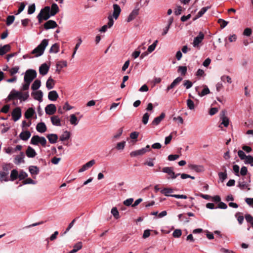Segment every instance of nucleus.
Masks as SVG:
<instances>
[{
  "label": "nucleus",
  "instance_id": "nucleus-36",
  "mask_svg": "<svg viewBox=\"0 0 253 253\" xmlns=\"http://www.w3.org/2000/svg\"><path fill=\"white\" fill-rule=\"evenodd\" d=\"M18 172L16 169H13L11 171L9 180L14 181L18 177Z\"/></svg>",
  "mask_w": 253,
  "mask_h": 253
},
{
  "label": "nucleus",
  "instance_id": "nucleus-37",
  "mask_svg": "<svg viewBox=\"0 0 253 253\" xmlns=\"http://www.w3.org/2000/svg\"><path fill=\"white\" fill-rule=\"evenodd\" d=\"M173 189L170 188H164L161 190V193L166 196H170V193L173 192Z\"/></svg>",
  "mask_w": 253,
  "mask_h": 253
},
{
  "label": "nucleus",
  "instance_id": "nucleus-46",
  "mask_svg": "<svg viewBox=\"0 0 253 253\" xmlns=\"http://www.w3.org/2000/svg\"><path fill=\"white\" fill-rule=\"evenodd\" d=\"M27 4L26 2H22L20 3V5L18 7V9L17 10V12L15 13V15H18L20 14L25 8V6Z\"/></svg>",
  "mask_w": 253,
  "mask_h": 253
},
{
  "label": "nucleus",
  "instance_id": "nucleus-41",
  "mask_svg": "<svg viewBox=\"0 0 253 253\" xmlns=\"http://www.w3.org/2000/svg\"><path fill=\"white\" fill-rule=\"evenodd\" d=\"M70 122L71 124L74 126H76L78 125L79 123V120H78L77 117L75 116V114H72L70 115Z\"/></svg>",
  "mask_w": 253,
  "mask_h": 253
},
{
  "label": "nucleus",
  "instance_id": "nucleus-21",
  "mask_svg": "<svg viewBox=\"0 0 253 253\" xmlns=\"http://www.w3.org/2000/svg\"><path fill=\"white\" fill-rule=\"evenodd\" d=\"M147 149L146 148H142L141 149L132 151L130 153L131 157H136L137 156L143 155L147 152Z\"/></svg>",
  "mask_w": 253,
  "mask_h": 253
},
{
  "label": "nucleus",
  "instance_id": "nucleus-5",
  "mask_svg": "<svg viewBox=\"0 0 253 253\" xmlns=\"http://www.w3.org/2000/svg\"><path fill=\"white\" fill-rule=\"evenodd\" d=\"M37 72L33 69H28L26 72L24 77V81L28 82L30 83L36 78Z\"/></svg>",
  "mask_w": 253,
  "mask_h": 253
},
{
  "label": "nucleus",
  "instance_id": "nucleus-16",
  "mask_svg": "<svg viewBox=\"0 0 253 253\" xmlns=\"http://www.w3.org/2000/svg\"><path fill=\"white\" fill-rule=\"evenodd\" d=\"M182 80V78L178 77L176 78L172 83L167 87V91H168L171 89L174 88L175 86L177 85Z\"/></svg>",
  "mask_w": 253,
  "mask_h": 253
},
{
  "label": "nucleus",
  "instance_id": "nucleus-55",
  "mask_svg": "<svg viewBox=\"0 0 253 253\" xmlns=\"http://www.w3.org/2000/svg\"><path fill=\"white\" fill-rule=\"evenodd\" d=\"M158 42V41L156 40L153 43H152L151 45H150V46H149L148 48V51L150 53L152 52V51H153L155 48H156V45H157V43Z\"/></svg>",
  "mask_w": 253,
  "mask_h": 253
},
{
  "label": "nucleus",
  "instance_id": "nucleus-6",
  "mask_svg": "<svg viewBox=\"0 0 253 253\" xmlns=\"http://www.w3.org/2000/svg\"><path fill=\"white\" fill-rule=\"evenodd\" d=\"M31 143L35 145H38L40 143L42 146L45 147L46 144V140L44 137L34 135L31 138Z\"/></svg>",
  "mask_w": 253,
  "mask_h": 253
},
{
  "label": "nucleus",
  "instance_id": "nucleus-56",
  "mask_svg": "<svg viewBox=\"0 0 253 253\" xmlns=\"http://www.w3.org/2000/svg\"><path fill=\"white\" fill-rule=\"evenodd\" d=\"M150 115L148 113H145L142 117V122L144 125H146L148 122Z\"/></svg>",
  "mask_w": 253,
  "mask_h": 253
},
{
  "label": "nucleus",
  "instance_id": "nucleus-11",
  "mask_svg": "<svg viewBox=\"0 0 253 253\" xmlns=\"http://www.w3.org/2000/svg\"><path fill=\"white\" fill-rule=\"evenodd\" d=\"M25 154L24 152H21L20 154L14 157V163L16 165H19L21 163H24Z\"/></svg>",
  "mask_w": 253,
  "mask_h": 253
},
{
  "label": "nucleus",
  "instance_id": "nucleus-48",
  "mask_svg": "<svg viewBox=\"0 0 253 253\" xmlns=\"http://www.w3.org/2000/svg\"><path fill=\"white\" fill-rule=\"evenodd\" d=\"M235 216L237 218L239 223L240 224H242L244 219L243 214L239 212L236 213Z\"/></svg>",
  "mask_w": 253,
  "mask_h": 253
},
{
  "label": "nucleus",
  "instance_id": "nucleus-40",
  "mask_svg": "<svg viewBox=\"0 0 253 253\" xmlns=\"http://www.w3.org/2000/svg\"><path fill=\"white\" fill-rule=\"evenodd\" d=\"M12 167V165L9 164H4L2 165V171L5 172H7V174H9V171L11 169Z\"/></svg>",
  "mask_w": 253,
  "mask_h": 253
},
{
  "label": "nucleus",
  "instance_id": "nucleus-19",
  "mask_svg": "<svg viewBox=\"0 0 253 253\" xmlns=\"http://www.w3.org/2000/svg\"><path fill=\"white\" fill-rule=\"evenodd\" d=\"M121 11V9L120 6L117 4H114L113 16L115 19H117L118 18Z\"/></svg>",
  "mask_w": 253,
  "mask_h": 253
},
{
  "label": "nucleus",
  "instance_id": "nucleus-26",
  "mask_svg": "<svg viewBox=\"0 0 253 253\" xmlns=\"http://www.w3.org/2000/svg\"><path fill=\"white\" fill-rule=\"evenodd\" d=\"M49 142L51 144L55 143L58 139V135L56 134L51 133L46 135Z\"/></svg>",
  "mask_w": 253,
  "mask_h": 253
},
{
  "label": "nucleus",
  "instance_id": "nucleus-29",
  "mask_svg": "<svg viewBox=\"0 0 253 253\" xmlns=\"http://www.w3.org/2000/svg\"><path fill=\"white\" fill-rule=\"evenodd\" d=\"M31 136V133L29 131H22L19 135L20 138L24 140H27Z\"/></svg>",
  "mask_w": 253,
  "mask_h": 253
},
{
  "label": "nucleus",
  "instance_id": "nucleus-28",
  "mask_svg": "<svg viewBox=\"0 0 253 253\" xmlns=\"http://www.w3.org/2000/svg\"><path fill=\"white\" fill-rule=\"evenodd\" d=\"M51 123L53 125L56 126H61V121L58 116H53L50 118Z\"/></svg>",
  "mask_w": 253,
  "mask_h": 253
},
{
  "label": "nucleus",
  "instance_id": "nucleus-39",
  "mask_svg": "<svg viewBox=\"0 0 253 253\" xmlns=\"http://www.w3.org/2000/svg\"><path fill=\"white\" fill-rule=\"evenodd\" d=\"M59 50V45L58 43H55L53 44L49 49L50 53H57Z\"/></svg>",
  "mask_w": 253,
  "mask_h": 253
},
{
  "label": "nucleus",
  "instance_id": "nucleus-7",
  "mask_svg": "<svg viewBox=\"0 0 253 253\" xmlns=\"http://www.w3.org/2000/svg\"><path fill=\"white\" fill-rule=\"evenodd\" d=\"M162 171L168 173L170 176L169 178H170L172 179L176 178L177 176L180 174V173L175 174L172 167H164L162 169Z\"/></svg>",
  "mask_w": 253,
  "mask_h": 253
},
{
  "label": "nucleus",
  "instance_id": "nucleus-61",
  "mask_svg": "<svg viewBox=\"0 0 253 253\" xmlns=\"http://www.w3.org/2000/svg\"><path fill=\"white\" fill-rule=\"evenodd\" d=\"M126 145V142L123 141L121 142H119L117 144L116 148L118 150H123Z\"/></svg>",
  "mask_w": 253,
  "mask_h": 253
},
{
  "label": "nucleus",
  "instance_id": "nucleus-13",
  "mask_svg": "<svg viewBox=\"0 0 253 253\" xmlns=\"http://www.w3.org/2000/svg\"><path fill=\"white\" fill-rule=\"evenodd\" d=\"M95 163L94 160H91L90 161L84 165L79 170V172H82L91 168Z\"/></svg>",
  "mask_w": 253,
  "mask_h": 253
},
{
  "label": "nucleus",
  "instance_id": "nucleus-24",
  "mask_svg": "<svg viewBox=\"0 0 253 253\" xmlns=\"http://www.w3.org/2000/svg\"><path fill=\"white\" fill-rule=\"evenodd\" d=\"M58 97V94L55 90L50 91L48 94V99L52 101L56 100Z\"/></svg>",
  "mask_w": 253,
  "mask_h": 253
},
{
  "label": "nucleus",
  "instance_id": "nucleus-9",
  "mask_svg": "<svg viewBox=\"0 0 253 253\" xmlns=\"http://www.w3.org/2000/svg\"><path fill=\"white\" fill-rule=\"evenodd\" d=\"M204 38V34L202 32H200L198 35L194 38L193 42V45L194 47H196L202 42Z\"/></svg>",
  "mask_w": 253,
  "mask_h": 253
},
{
  "label": "nucleus",
  "instance_id": "nucleus-1",
  "mask_svg": "<svg viewBox=\"0 0 253 253\" xmlns=\"http://www.w3.org/2000/svg\"><path fill=\"white\" fill-rule=\"evenodd\" d=\"M29 97L28 92H22L21 91H16L15 89H12L9 94L7 98L9 100H14L18 98L20 100V101H25Z\"/></svg>",
  "mask_w": 253,
  "mask_h": 253
},
{
  "label": "nucleus",
  "instance_id": "nucleus-59",
  "mask_svg": "<svg viewBox=\"0 0 253 253\" xmlns=\"http://www.w3.org/2000/svg\"><path fill=\"white\" fill-rule=\"evenodd\" d=\"M218 23L220 24V27L221 28H224L227 25L228 22L222 19H219L218 20Z\"/></svg>",
  "mask_w": 253,
  "mask_h": 253
},
{
  "label": "nucleus",
  "instance_id": "nucleus-30",
  "mask_svg": "<svg viewBox=\"0 0 253 253\" xmlns=\"http://www.w3.org/2000/svg\"><path fill=\"white\" fill-rule=\"evenodd\" d=\"M29 170L32 175H36L40 172L39 169L37 166H31L29 167Z\"/></svg>",
  "mask_w": 253,
  "mask_h": 253
},
{
  "label": "nucleus",
  "instance_id": "nucleus-15",
  "mask_svg": "<svg viewBox=\"0 0 253 253\" xmlns=\"http://www.w3.org/2000/svg\"><path fill=\"white\" fill-rule=\"evenodd\" d=\"M49 69V66L46 63L42 64L39 68V72L42 76L47 74Z\"/></svg>",
  "mask_w": 253,
  "mask_h": 253
},
{
  "label": "nucleus",
  "instance_id": "nucleus-52",
  "mask_svg": "<svg viewBox=\"0 0 253 253\" xmlns=\"http://www.w3.org/2000/svg\"><path fill=\"white\" fill-rule=\"evenodd\" d=\"M56 66L57 68L60 67L61 69L64 67H66L67 66V62L65 60L60 61L57 62V63L56 64Z\"/></svg>",
  "mask_w": 253,
  "mask_h": 253
},
{
  "label": "nucleus",
  "instance_id": "nucleus-35",
  "mask_svg": "<svg viewBox=\"0 0 253 253\" xmlns=\"http://www.w3.org/2000/svg\"><path fill=\"white\" fill-rule=\"evenodd\" d=\"M41 85V81L38 79H37L33 83V84L31 86V89L34 91L37 90L40 87Z\"/></svg>",
  "mask_w": 253,
  "mask_h": 253
},
{
  "label": "nucleus",
  "instance_id": "nucleus-8",
  "mask_svg": "<svg viewBox=\"0 0 253 253\" xmlns=\"http://www.w3.org/2000/svg\"><path fill=\"white\" fill-rule=\"evenodd\" d=\"M13 120L14 122L17 121L21 117V109L20 107H16L14 109L11 113Z\"/></svg>",
  "mask_w": 253,
  "mask_h": 253
},
{
  "label": "nucleus",
  "instance_id": "nucleus-22",
  "mask_svg": "<svg viewBox=\"0 0 253 253\" xmlns=\"http://www.w3.org/2000/svg\"><path fill=\"white\" fill-rule=\"evenodd\" d=\"M37 130L41 133H43L46 131L47 128L45 124L43 122L39 123L36 126Z\"/></svg>",
  "mask_w": 253,
  "mask_h": 253
},
{
  "label": "nucleus",
  "instance_id": "nucleus-25",
  "mask_svg": "<svg viewBox=\"0 0 253 253\" xmlns=\"http://www.w3.org/2000/svg\"><path fill=\"white\" fill-rule=\"evenodd\" d=\"M26 154L29 158H34L37 155L35 150L30 146H28L26 151Z\"/></svg>",
  "mask_w": 253,
  "mask_h": 253
},
{
  "label": "nucleus",
  "instance_id": "nucleus-12",
  "mask_svg": "<svg viewBox=\"0 0 253 253\" xmlns=\"http://www.w3.org/2000/svg\"><path fill=\"white\" fill-rule=\"evenodd\" d=\"M139 9L138 8H135L129 14L127 18L126 21L130 22L134 20L136 16L139 14Z\"/></svg>",
  "mask_w": 253,
  "mask_h": 253
},
{
  "label": "nucleus",
  "instance_id": "nucleus-45",
  "mask_svg": "<svg viewBox=\"0 0 253 253\" xmlns=\"http://www.w3.org/2000/svg\"><path fill=\"white\" fill-rule=\"evenodd\" d=\"M210 7L209 6L203 7V8H202L198 12L197 17L195 19L201 17L208 10V9Z\"/></svg>",
  "mask_w": 253,
  "mask_h": 253
},
{
  "label": "nucleus",
  "instance_id": "nucleus-18",
  "mask_svg": "<svg viewBox=\"0 0 253 253\" xmlns=\"http://www.w3.org/2000/svg\"><path fill=\"white\" fill-rule=\"evenodd\" d=\"M165 113H162L161 115L156 117L153 121L152 122V125L153 126H158L160 124V123L161 122V121L164 119L165 117Z\"/></svg>",
  "mask_w": 253,
  "mask_h": 253
},
{
  "label": "nucleus",
  "instance_id": "nucleus-4",
  "mask_svg": "<svg viewBox=\"0 0 253 253\" xmlns=\"http://www.w3.org/2000/svg\"><path fill=\"white\" fill-rule=\"evenodd\" d=\"M50 16H51V15H50V7L46 6L41 10L37 18L38 19L39 23H41L43 20H47Z\"/></svg>",
  "mask_w": 253,
  "mask_h": 253
},
{
  "label": "nucleus",
  "instance_id": "nucleus-63",
  "mask_svg": "<svg viewBox=\"0 0 253 253\" xmlns=\"http://www.w3.org/2000/svg\"><path fill=\"white\" fill-rule=\"evenodd\" d=\"M83 247L82 243L81 242H79L75 244L73 246V249L76 250L77 252L81 250Z\"/></svg>",
  "mask_w": 253,
  "mask_h": 253
},
{
  "label": "nucleus",
  "instance_id": "nucleus-31",
  "mask_svg": "<svg viewBox=\"0 0 253 253\" xmlns=\"http://www.w3.org/2000/svg\"><path fill=\"white\" fill-rule=\"evenodd\" d=\"M55 85V81L51 78L49 77L46 83V87L48 89H51L54 87Z\"/></svg>",
  "mask_w": 253,
  "mask_h": 253
},
{
  "label": "nucleus",
  "instance_id": "nucleus-20",
  "mask_svg": "<svg viewBox=\"0 0 253 253\" xmlns=\"http://www.w3.org/2000/svg\"><path fill=\"white\" fill-rule=\"evenodd\" d=\"M11 50V46L9 44H5L0 47V56H3Z\"/></svg>",
  "mask_w": 253,
  "mask_h": 253
},
{
  "label": "nucleus",
  "instance_id": "nucleus-3",
  "mask_svg": "<svg viewBox=\"0 0 253 253\" xmlns=\"http://www.w3.org/2000/svg\"><path fill=\"white\" fill-rule=\"evenodd\" d=\"M251 181V174H249L248 176H243L239 179L237 186L242 190H250V188L249 186Z\"/></svg>",
  "mask_w": 253,
  "mask_h": 253
},
{
  "label": "nucleus",
  "instance_id": "nucleus-42",
  "mask_svg": "<svg viewBox=\"0 0 253 253\" xmlns=\"http://www.w3.org/2000/svg\"><path fill=\"white\" fill-rule=\"evenodd\" d=\"M187 68L186 66H180L178 67L177 72L180 73L181 76H185L187 73Z\"/></svg>",
  "mask_w": 253,
  "mask_h": 253
},
{
  "label": "nucleus",
  "instance_id": "nucleus-33",
  "mask_svg": "<svg viewBox=\"0 0 253 253\" xmlns=\"http://www.w3.org/2000/svg\"><path fill=\"white\" fill-rule=\"evenodd\" d=\"M9 180L8 177V174L7 172H5L2 171H0V181L2 182L3 181H8Z\"/></svg>",
  "mask_w": 253,
  "mask_h": 253
},
{
  "label": "nucleus",
  "instance_id": "nucleus-32",
  "mask_svg": "<svg viewBox=\"0 0 253 253\" xmlns=\"http://www.w3.org/2000/svg\"><path fill=\"white\" fill-rule=\"evenodd\" d=\"M222 169L224 170V172H219L218 173V177L219 179L223 182L224 180H225L227 177V174L226 172V169L225 167H223Z\"/></svg>",
  "mask_w": 253,
  "mask_h": 253
},
{
  "label": "nucleus",
  "instance_id": "nucleus-14",
  "mask_svg": "<svg viewBox=\"0 0 253 253\" xmlns=\"http://www.w3.org/2000/svg\"><path fill=\"white\" fill-rule=\"evenodd\" d=\"M57 26L58 25L55 21L50 20L44 24V28L45 30L53 29L57 27Z\"/></svg>",
  "mask_w": 253,
  "mask_h": 253
},
{
  "label": "nucleus",
  "instance_id": "nucleus-38",
  "mask_svg": "<svg viewBox=\"0 0 253 253\" xmlns=\"http://www.w3.org/2000/svg\"><path fill=\"white\" fill-rule=\"evenodd\" d=\"M70 137V133L68 131H65L60 137V140L62 141H64L69 139Z\"/></svg>",
  "mask_w": 253,
  "mask_h": 253
},
{
  "label": "nucleus",
  "instance_id": "nucleus-34",
  "mask_svg": "<svg viewBox=\"0 0 253 253\" xmlns=\"http://www.w3.org/2000/svg\"><path fill=\"white\" fill-rule=\"evenodd\" d=\"M222 116L221 119L222 120L221 124L223 125L224 126L227 127L229 125V119L225 116V113L223 111H222Z\"/></svg>",
  "mask_w": 253,
  "mask_h": 253
},
{
  "label": "nucleus",
  "instance_id": "nucleus-62",
  "mask_svg": "<svg viewBox=\"0 0 253 253\" xmlns=\"http://www.w3.org/2000/svg\"><path fill=\"white\" fill-rule=\"evenodd\" d=\"M233 170L234 171V172L236 176H239V175H240V174H239V170H240L239 166L238 165H233Z\"/></svg>",
  "mask_w": 253,
  "mask_h": 253
},
{
  "label": "nucleus",
  "instance_id": "nucleus-47",
  "mask_svg": "<svg viewBox=\"0 0 253 253\" xmlns=\"http://www.w3.org/2000/svg\"><path fill=\"white\" fill-rule=\"evenodd\" d=\"M244 162L246 164H250L251 166H253V157L251 155L247 156Z\"/></svg>",
  "mask_w": 253,
  "mask_h": 253
},
{
  "label": "nucleus",
  "instance_id": "nucleus-43",
  "mask_svg": "<svg viewBox=\"0 0 253 253\" xmlns=\"http://www.w3.org/2000/svg\"><path fill=\"white\" fill-rule=\"evenodd\" d=\"M210 93V89L207 85H205L204 88L202 89L201 92H199L198 94L200 96H204Z\"/></svg>",
  "mask_w": 253,
  "mask_h": 253
},
{
  "label": "nucleus",
  "instance_id": "nucleus-49",
  "mask_svg": "<svg viewBox=\"0 0 253 253\" xmlns=\"http://www.w3.org/2000/svg\"><path fill=\"white\" fill-rule=\"evenodd\" d=\"M111 212L116 219H117L120 218L119 213L116 207H113L111 210Z\"/></svg>",
  "mask_w": 253,
  "mask_h": 253
},
{
  "label": "nucleus",
  "instance_id": "nucleus-50",
  "mask_svg": "<svg viewBox=\"0 0 253 253\" xmlns=\"http://www.w3.org/2000/svg\"><path fill=\"white\" fill-rule=\"evenodd\" d=\"M15 17L13 15H9L6 18V23L7 26H9L14 22Z\"/></svg>",
  "mask_w": 253,
  "mask_h": 253
},
{
  "label": "nucleus",
  "instance_id": "nucleus-64",
  "mask_svg": "<svg viewBox=\"0 0 253 253\" xmlns=\"http://www.w3.org/2000/svg\"><path fill=\"white\" fill-rule=\"evenodd\" d=\"M183 85L185 86L186 89H189L193 85V83L189 80H185L184 82Z\"/></svg>",
  "mask_w": 253,
  "mask_h": 253
},
{
  "label": "nucleus",
  "instance_id": "nucleus-54",
  "mask_svg": "<svg viewBox=\"0 0 253 253\" xmlns=\"http://www.w3.org/2000/svg\"><path fill=\"white\" fill-rule=\"evenodd\" d=\"M19 70V67L17 66H15L9 70V72L10 73V74L11 76H13L14 74H16L18 72V71Z\"/></svg>",
  "mask_w": 253,
  "mask_h": 253
},
{
  "label": "nucleus",
  "instance_id": "nucleus-27",
  "mask_svg": "<svg viewBox=\"0 0 253 253\" xmlns=\"http://www.w3.org/2000/svg\"><path fill=\"white\" fill-rule=\"evenodd\" d=\"M35 113V111L33 108H29L26 111L24 116L26 119H29L31 118Z\"/></svg>",
  "mask_w": 253,
  "mask_h": 253
},
{
  "label": "nucleus",
  "instance_id": "nucleus-60",
  "mask_svg": "<svg viewBox=\"0 0 253 253\" xmlns=\"http://www.w3.org/2000/svg\"><path fill=\"white\" fill-rule=\"evenodd\" d=\"M221 80L222 82H225L226 81L227 83L231 84L232 83L231 78L229 76L223 75L221 76Z\"/></svg>",
  "mask_w": 253,
  "mask_h": 253
},
{
  "label": "nucleus",
  "instance_id": "nucleus-2",
  "mask_svg": "<svg viewBox=\"0 0 253 253\" xmlns=\"http://www.w3.org/2000/svg\"><path fill=\"white\" fill-rule=\"evenodd\" d=\"M48 43V40L47 39H43L40 43V44L32 50L31 53L33 54H35L36 57L41 56L43 54L45 48L47 46Z\"/></svg>",
  "mask_w": 253,
  "mask_h": 253
},
{
  "label": "nucleus",
  "instance_id": "nucleus-51",
  "mask_svg": "<svg viewBox=\"0 0 253 253\" xmlns=\"http://www.w3.org/2000/svg\"><path fill=\"white\" fill-rule=\"evenodd\" d=\"M36 10V5L35 3H33L28 6V14H32L34 13Z\"/></svg>",
  "mask_w": 253,
  "mask_h": 253
},
{
  "label": "nucleus",
  "instance_id": "nucleus-44",
  "mask_svg": "<svg viewBox=\"0 0 253 253\" xmlns=\"http://www.w3.org/2000/svg\"><path fill=\"white\" fill-rule=\"evenodd\" d=\"M191 168L196 172H202L204 171V167L202 166L192 165Z\"/></svg>",
  "mask_w": 253,
  "mask_h": 253
},
{
  "label": "nucleus",
  "instance_id": "nucleus-10",
  "mask_svg": "<svg viewBox=\"0 0 253 253\" xmlns=\"http://www.w3.org/2000/svg\"><path fill=\"white\" fill-rule=\"evenodd\" d=\"M45 111L46 114L52 115L56 112V107L53 104H48L45 107Z\"/></svg>",
  "mask_w": 253,
  "mask_h": 253
},
{
  "label": "nucleus",
  "instance_id": "nucleus-23",
  "mask_svg": "<svg viewBox=\"0 0 253 253\" xmlns=\"http://www.w3.org/2000/svg\"><path fill=\"white\" fill-rule=\"evenodd\" d=\"M59 11V8L57 4L55 3L52 4L51 8L50 7V15L54 16Z\"/></svg>",
  "mask_w": 253,
  "mask_h": 253
},
{
  "label": "nucleus",
  "instance_id": "nucleus-17",
  "mask_svg": "<svg viewBox=\"0 0 253 253\" xmlns=\"http://www.w3.org/2000/svg\"><path fill=\"white\" fill-rule=\"evenodd\" d=\"M31 95L35 100H38L39 101H42L43 93L41 90H38L32 92L31 93Z\"/></svg>",
  "mask_w": 253,
  "mask_h": 253
},
{
  "label": "nucleus",
  "instance_id": "nucleus-57",
  "mask_svg": "<svg viewBox=\"0 0 253 253\" xmlns=\"http://www.w3.org/2000/svg\"><path fill=\"white\" fill-rule=\"evenodd\" d=\"M28 176L27 173L23 170H21L18 175L19 180H23L26 178Z\"/></svg>",
  "mask_w": 253,
  "mask_h": 253
},
{
  "label": "nucleus",
  "instance_id": "nucleus-58",
  "mask_svg": "<svg viewBox=\"0 0 253 253\" xmlns=\"http://www.w3.org/2000/svg\"><path fill=\"white\" fill-rule=\"evenodd\" d=\"M181 234L182 232L180 229H175L172 233V236L174 238H179L181 236Z\"/></svg>",
  "mask_w": 253,
  "mask_h": 253
},
{
  "label": "nucleus",
  "instance_id": "nucleus-53",
  "mask_svg": "<svg viewBox=\"0 0 253 253\" xmlns=\"http://www.w3.org/2000/svg\"><path fill=\"white\" fill-rule=\"evenodd\" d=\"M187 105L190 110H194L195 108L194 102L190 99L187 100Z\"/></svg>",
  "mask_w": 253,
  "mask_h": 253
}]
</instances>
